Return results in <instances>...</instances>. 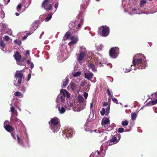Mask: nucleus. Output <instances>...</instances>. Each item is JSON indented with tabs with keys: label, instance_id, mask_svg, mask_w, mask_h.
Masks as SVG:
<instances>
[{
	"label": "nucleus",
	"instance_id": "f257e3e1",
	"mask_svg": "<svg viewBox=\"0 0 157 157\" xmlns=\"http://www.w3.org/2000/svg\"><path fill=\"white\" fill-rule=\"evenodd\" d=\"M70 95L65 89H61L60 93L57 96L56 99V108L60 114L64 113L66 111L65 97L69 98Z\"/></svg>",
	"mask_w": 157,
	"mask_h": 157
},
{
	"label": "nucleus",
	"instance_id": "f03ea898",
	"mask_svg": "<svg viewBox=\"0 0 157 157\" xmlns=\"http://www.w3.org/2000/svg\"><path fill=\"white\" fill-rule=\"evenodd\" d=\"M132 63L135 67L139 69H145L147 65L146 58L140 54H137L133 58Z\"/></svg>",
	"mask_w": 157,
	"mask_h": 157
},
{
	"label": "nucleus",
	"instance_id": "7ed1b4c3",
	"mask_svg": "<svg viewBox=\"0 0 157 157\" xmlns=\"http://www.w3.org/2000/svg\"><path fill=\"white\" fill-rule=\"evenodd\" d=\"M91 55L89 57L92 59L91 62L95 63L98 67H101L102 66L103 63L106 64L107 60L105 59L102 58L101 55L99 53H96L95 56L92 53H90Z\"/></svg>",
	"mask_w": 157,
	"mask_h": 157
},
{
	"label": "nucleus",
	"instance_id": "20e7f679",
	"mask_svg": "<svg viewBox=\"0 0 157 157\" xmlns=\"http://www.w3.org/2000/svg\"><path fill=\"white\" fill-rule=\"evenodd\" d=\"M55 0H44L42 3V7L46 11H48L52 9Z\"/></svg>",
	"mask_w": 157,
	"mask_h": 157
},
{
	"label": "nucleus",
	"instance_id": "39448f33",
	"mask_svg": "<svg viewBox=\"0 0 157 157\" xmlns=\"http://www.w3.org/2000/svg\"><path fill=\"white\" fill-rule=\"evenodd\" d=\"M98 32L102 36L106 37L109 34V29L106 26H101L98 28Z\"/></svg>",
	"mask_w": 157,
	"mask_h": 157
},
{
	"label": "nucleus",
	"instance_id": "423d86ee",
	"mask_svg": "<svg viewBox=\"0 0 157 157\" xmlns=\"http://www.w3.org/2000/svg\"><path fill=\"white\" fill-rule=\"evenodd\" d=\"M10 123L9 121H6L4 123V127L6 131L11 133L14 139H16V137L15 134L13 132L14 129L11 126L9 125Z\"/></svg>",
	"mask_w": 157,
	"mask_h": 157
},
{
	"label": "nucleus",
	"instance_id": "0eeeda50",
	"mask_svg": "<svg viewBox=\"0 0 157 157\" xmlns=\"http://www.w3.org/2000/svg\"><path fill=\"white\" fill-rule=\"evenodd\" d=\"M63 133L64 136L67 138H71L75 134L74 130L71 127H66L65 128Z\"/></svg>",
	"mask_w": 157,
	"mask_h": 157
},
{
	"label": "nucleus",
	"instance_id": "6e6552de",
	"mask_svg": "<svg viewBox=\"0 0 157 157\" xmlns=\"http://www.w3.org/2000/svg\"><path fill=\"white\" fill-rule=\"evenodd\" d=\"M101 125L105 128L106 131H109L112 130V127L110 126L109 120L107 117L103 118L101 121Z\"/></svg>",
	"mask_w": 157,
	"mask_h": 157
},
{
	"label": "nucleus",
	"instance_id": "1a4fd4ad",
	"mask_svg": "<svg viewBox=\"0 0 157 157\" xmlns=\"http://www.w3.org/2000/svg\"><path fill=\"white\" fill-rule=\"evenodd\" d=\"M116 134L113 136L112 138L109 140V145H111L117 144L118 143L121 139V135L120 134H117V132H116Z\"/></svg>",
	"mask_w": 157,
	"mask_h": 157
},
{
	"label": "nucleus",
	"instance_id": "9d476101",
	"mask_svg": "<svg viewBox=\"0 0 157 157\" xmlns=\"http://www.w3.org/2000/svg\"><path fill=\"white\" fill-rule=\"evenodd\" d=\"M119 53V48L118 47L112 48L109 51V55L111 57L116 58Z\"/></svg>",
	"mask_w": 157,
	"mask_h": 157
},
{
	"label": "nucleus",
	"instance_id": "9b49d317",
	"mask_svg": "<svg viewBox=\"0 0 157 157\" xmlns=\"http://www.w3.org/2000/svg\"><path fill=\"white\" fill-rule=\"evenodd\" d=\"M14 77L16 80H17L18 83L21 84V82L22 78L23 77V75L21 73L20 71H16Z\"/></svg>",
	"mask_w": 157,
	"mask_h": 157
},
{
	"label": "nucleus",
	"instance_id": "f8f14e48",
	"mask_svg": "<svg viewBox=\"0 0 157 157\" xmlns=\"http://www.w3.org/2000/svg\"><path fill=\"white\" fill-rule=\"evenodd\" d=\"M13 56L16 60L18 64L20 65H24V63H22V61H21V56L19 54L18 52H16L13 55Z\"/></svg>",
	"mask_w": 157,
	"mask_h": 157
},
{
	"label": "nucleus",
	"instance_id": "ddd939ff",
	"mask_svg": "<svg viewBox=\"0 0 157 157\" xmlns=\"http://www.w3.org/2000/svg\"><path fill=\"white\" fill-rule=\"evenodd\" d=\"M84 15V13L83 12H81L79 13L78 16L77 17V18H78L80 21V23L78 25L77 29H78V28H81L82 25L83 24V17Z\"/></svg>",
	"mask_w": 157,
	"mask_h": 157
},
{
	"label": "nucleus",
	"instance_id": "4468645a",
	"mask_svg": "<svg viewBox=\"0 0 157 157\" xmlns=\"http://www.w3.org/2000/svg\"><path fill=\"white\" fill-rule=\"evenodd\" d=\"M66 54L63 52H60L57 56V59L59 62L64 61L66 59Z\"/></svg>",
	"mask_w": 157,
	"mask_h": 157
},
{
	"label": "nucleus",
	"instance_id": "2eb2a0df",
	"mask_svg": "<svg viewBox=\"0 0 157 157\" xmlns=\"http://www.w3.org/2000/svg\"><path fill=\"white\" fill-rule=\"evenodd\" d=\"M50 128L52 132L54 133L57 132L60 128V125L50 124Z\"/></svg>",
	"mask_w": 157,
	"mask_h": 157
},
{
	"label": "nucleus",
	"instance_id": "dca6fc26",
	"mask_svg": "<svg viewBox=\"0 0 157 157\" xmlns=\"http://www.w3.org/2000/svg\"><path fill=\"white\" fill-rule=\"evenodd\" d=\"M85 77L89 80H91L94 76L93 73L90 71H86L84 73Z\"/></svg>",
	"mask_w": 157,
	"mask_h": 157
},
{
	"label": "nucleus",
	"instance_id": "f3484780",
	"mask_svg": "<svg viewBox=\"0 0 157 157\" xmlns=\"http://www.w3.org/2000/svg\"><path fill=\"white\" fill-rule=\"evenodd\" d=\"M81 74V72L80 71H78L74 73L73 74V76L74 77V80L76 83H78L80 81V79H77L76 78L78 76H79Z\"/></svg>",
	"mask_w": 157,
	"mask_h": 157
},
{
	"label": "nucleus",
	"instance_id": "a211bd4d",
	"mask_svg": "<svg viewBox=\"0 0 157 157\" xmlns=\"http://www.w3.org/2000/svg\"><path fill=\"white\" fill-rule=\"evenodd\" d=\"M59 119L55 117L52 118L51 120V124H56V125H60L59 124ZM49 123L50 124V122H49Z\"/></svg>",
	"mask_w": 157,
	"mask_h": 157
},
{
	"label": "nucleus",
	"instance_id": "6ab92c4d",
	"mask_svg": "<svg viewBox=\"0 0 157 157\" xmlns=\"http://www.w3.org/2000/svg\"><path fill=\"white\" fill-rule=\"evenodd\" d=\"M79 52L86 55L87 51L85 47L83 46H80L79 47Z\"/></svg>",
	"mask_w": 157,
	"mask_h": 157
},
{
	"label": "nucleus",
	"instance_id": "aec40b11",
	"mask_svg": "<svg viewBox=\"0 0 157 157\" xmlns=\"http://www.w3.org/2000/svg\"><path fill=\"white\" fill-rule=\"evenodd\" d=\"M14 121L16 124H17L18 125H21L22 127H25V125L21 121L17 118L15 117L14 118Z\"/></svg>",
	"mask_w": 157,
	"mask_h": 157
},
{
	"label": "nucleus",
	"instance_id": "412c9836",
	"mask_svg": "<svg viewBox=\"0 0 157 157\" xmlns=\"http://www.w3.org/2000/svg\"><path fill=\"white\" fill-rule=\"evenodd\" d=\"M71 31V30H69L66 33L63 37V40H66L69 38H70V39H72V37L71 36V33H72Z\"/></svg>",
	"mask_w": 157,
	"mask_h": 157
},
{
	"label": "nucleus",
	"instance_id": "4be33fe9",
	"mask_svg": "<svg viewBox=\"0 0 157 157\" xmlns=\"http://www.w3.org/2000/svg\"><path fill=\"white\" fill-rule=\"evenodd\" d=\"M65 107L66 109L69 110L73 109L74 107V105L72 102H71V101L68 102L67 101V104H65Z\"/></svg>",
	"mask_w": 157,
	"mask_h": 157
},
{
	"label": "nucleus",
	"instance_id": "5701e85b",
	"mask_svg": "<svg viewBox=\"0 0 157 157\" xmlns=\"http://www.w3.org/2000/svg\"><path fill=\"white\" fill-rule=\"evenodd\" d=\"M86 56V55L79 52L77 59L79 63H81V61L84 60L85 56Z\"/></svg>",
	"mask_w": 157,
	"mask_h": 157
},
{
	"label": "nucleus",
	"instance_id": "b1692460",
	"mask_svg": "<svg viewBox=\"0 0 157 157\" xmlns=\"http://www.w3.org/2000/svg\"><path fill=\"white\" fill-rule=\"evenodd\" d=\"M38 21H36L32 24V27L31 28L32 30L35 31L38 27Z\"/></svg>",
	"mask_w": 157,
	"mask_h": 157
},
{
	"label": "nucleus",
	"instance_id": "393cba45",
	"mask_svg": "<svg viewBox=\"0 0 157 157\" xmlns=\"http://www.w3.org/2000/svg\"><path fill=\"white\" fill-rule=\"evenodd\" d=\"M88 66L89 68L91 69L93 71L96 72L97 71V69L95 65L93 63H89L88 65Z\"/></svg>",
	"mask_w": 157,
	"mask_h": 157
},
{
	"label": "nucleus",
	"instance_id": "a878e982",
	"mask_svg": "<svg viewBox=\"0 0 157 157\" xmlns=\"http://www.w3.org/2000/svg\"><path fill=\"white\" fill-rule=\"evenodd\" d=\"M84 126V129L86 132H90V133H91L93 132H94V131L90 130V129L88 128V126L87 125V124L86 123L85 124ZM96 131H97V130H95L94 131V132H97Z\"/></svg>",
	"mask_w": 157,
	"mask_h": 157
},
{
	"label": "nucleus",
	"instance_id": "bb28decb",
	"mask_svg": "<svg viewBox=\"0 0 157 157\" xmlns=\"http://www.w3.org/2000/svg\"><path fill=\"white\" fill-rule=\"evenodd\" d=\"M71 88L72 90H76L77 87V85L76 83L71 82L70 84Z\"/></svg>",
	"mask_w": 157,
	"mask_h": 157
},
{
	"label": "nucleus",
	"instance_id": "cd10ccee",
	"mask_svg": "<svg viewBox=\"0 0 157 157\" xmlns=\"http://www.w3.org/2000/svg\"><path fill=\"white\" fill-rule=\"evenodd\" d=\"M95 47L96 49L98 51H100L102 50L103 48V45L102 44H96Z\"/></svg>",
	"mask_w": 157,
	"mask_h": 157
},
{
	"label": "nucleus",
	"instance_id": "c85d7f7f",
	"mask_svg": "<svg viewBox=\"0 0 157 157\" xmlns=\"http://www.w3.org/2000/svg\"><path fill=\"white\" fill-rule=\"evenodd\" d=\"M72 40L69 43V45H71L72 44H74L76 43L78 41V38L77 37H75L74 38H72Z\"/></svg>",
	"mask_w": 157,
	"mask_h": 157
},
{
	"label": "nucleus",
	"instance_id": "c756f323",
	"mask_svg": "<svg viewBox=\"0 0 157 157\" xmlns=\"http://www.w3.org/2000/svg\"><path fill=\"white\" fill-rule=\"evenodd\" d=\"M157 103V99L153 100V101H150L148 102L147 104L145 105H154L156 104Z\"/></svg>",
	"mask_w": 157,
	"mask_h": 157
},
{
	"label": "nucleus",
	"instance_id": "7c9ffc66",
	"mask_svg": "<svg viewBox=\"0 0 157 157\" xmlns=\"http://www.w3.org/2000/svg\"><path fill=\"white\" fill-rule=\"evenodd\" d=\"M69 81V80L68 78H67L66 79H64L63 81V83L62 85L63 87H66Z\"/></svg>",
	"mask_w": 157,
	"mask_h": 157
},
{
	"label": "nucleus",
	"instance_id": "2f4dec72",
	"mask_svg": "<svg viewBox=\"0 0 157 157\" xmlns=\"http://www.w3.org/2000/svg\"><path fill=\"white\" fill-rule=\"evenodd\" d=\"M16 136L17 139V141L18 142V143L20 144H22L23 143V141L22 140H21L20 139V137L19 136L18 133H17V134Z\"/></svg>",
	"mask_w": 157,
	"mask_h": 157
},
{
	"label": "nucleus",
	"instance_id": "473e14b6",
	"mask_svg": "<svg viewBox=\"0 0 157 157\" xmlns=\"http://www.w3.org/2000/svg\"><path fill=\"white\" fill-rule=\"evenodd\" d=\"M146 1L147 0H141L140 2V7H144L146 3Z\"/></svg>",
	"mask_w": 157,
	"mask_h": 157
},
{
	"label": "nucleus",
	"instance_id": "72a5a7b5",
	"mask_svg": "<svg viewBox=\"0 0 157 157\" xmlns=\"http://www.w3.org/2000/svg\"><path fill=\"white\" fill-rule=\"evenodd\" d=\"M10 105L11 106L10 107V111L12 113V115L11 116H13V115L14 114L15 112L16 111L14 108L13 106V104L12 103L10 104Z\"/></svg>",
	"mask_w": 157,
	"mask_h": 157
},
{
	"label": "nucleus",
	"instance_id": "f704fd0d",
	"mask_svg": "<svg viewBox=\"0 0 157 157\" xmlns=\"http://www.w3.org/2000/svg\"><path fill=\"white\" fill-rule=\"evenodd\" d=\"M132 65H131L129 67H126L125 68H124L123 70L124 72L125 73H127L129 72L131 70V67H132Z\"/></svg>",
	"mask_w": 157,
	"mask_h": 157
},
{
	"label": "nucleus",
	"instance_id": "c9c22d12",
	"mask_svg": "<svg viewBox=\"0 0 157 157\" xmlns=\"http://www.w3.org/2000/svg\"><path fill=\"white\" fill-rule=\"evenodd\" d=\"M137 116V114L135 113H131V116L132 119L133 121H134L136 119Z\"/></svg>",
	"mask_w": 157,
	"mask_h": 157
},
{
	"label": "nucleus",
	"instance_id": "e433bc0d",
	"mask_svg": "<svg viewBox=\"0 0 157 157\" xmlns=\"http://www.w3.org/2000/svg\"><path fill=\"white\" fill-rule=\"evenodd\" d=\"M14 95L15 96L17 97H23V95L20 92L18 91H16L14 94Z\"/></svg>",
	"mask_w": 157,
	"mask_h": 157
},
{
	"label": "nucleus",
	"instance_id": "4c0bfd02",
	"mask_svg": "<svg viewBox=\"0 0 157 157\" xmlns=\"http://www.w3.org/2000/svg\"><path fill=\"white\" fill-rule=\"evenodd\" d=\"M52 17V15L51 14H49L47 17L45 19V21L47 22L49 21Z\"/></svg>",
	"mask_w": 157,
	"mask_h": 157
},
{
	"label": "nucleus",
	"instance_id": "58836bf2",
	"mask_svg": "<svg viewBox=\"0 0 157 157\" xmlns=\"http://www.w3.org/2000/svg\"><path fill=\"white\" fill-rule=\"evenodd\" d=\"M128 122L126 120L124 121H123L121 123V124L123 126H127L128 125Z\"/></svg>",
	"mask_w": 157,
	"mask_h": 157
},
{
	"label": "nucleus",
	"instance_id": "ea45409f",
	"mask_svg": "<svg viewBox=\"0 0 157 157\" xmlns=\"http://www.w3.org/2000/svg\"><path fill=\"white\" fill-rule=\"evenodd\" d=\"M106 111L104 108H102L101 111H100V113L101 116H103L105 114Z\"/></svg>",
	"mask_w": 157,
	"mask_h": 157
},
{
	"label": "nucleus",
	"instance_id": "a19ab883",
	"mask_svg": "<svg viewBox=\"0 0 157 157\" xmlns=\"http://www.w3.org/2000/svg\"><path fill=\"white\" fill-rule=\"evenodd\" d=\"M111 98L112 99L113 102L117 104L118 103L117 100L116 98L113 97L112 95H111Z\"/></svg>",
	"mask_w": 157,
	"mask_h": 157
},
{
	"label": "nucleus",
	"instance_id": "79ce46f5",
	"mask_svg": "<svg viewBox=\"0 0 157 157\" xmlns=\"http://www.w3.org/2000/svg\"><path fill=\"white\" fill-rule=\"evenodd\" d=\"M0 44L1 46L2 47L1 49L2 51H4L3 50V48L5 47V44L4 43V42L2 41H0Z\"/></svg>",
	"mask_w": 157,
	"mask_h": 157
},
{
	"label": "nucleus",
	"instance_id": "37998d69",
	"mask_svg": "<svg viewBox=\"0 0 157 157\" xmlns=\"http://www.w3.org/2000/svg\"><path fill=\"white\" fill-rule=\"evenodd\" d=\"M78 100L80 103H82L83 102L84 98L83 97L81 96H78Z\"/></svg>",
	"mask_w": 157,
	"mask_h": 157
},
{
	"label": "nucleus",
	"instance_id": "c03bdc74",
	"mask_svg": "<svg viewBox=\"0 0 157 157\" xmlns=\"http://www.w3.org/2000/svg\"><path fill=\"white\" fill-rule=\"evenodd\" d=\"M75 23L71 22L69 25V27L70 29H72L74 27Z\"/></svg>",
	"mask_w": 157,
	"mask_h": 157
},
{
	"label": "nucleus",
	"instance_id": "a18cd8bd",
	"mask_svg": "<svg viewBox=\"0 0 157 157\" xmlns=\"http://www.w3.org/2000/svg\"><path fill=\"white\" fill-rule=\"evenodd\" d=\"M14 42L17 44L19 45H21V40H15L14 41Z\"/></svg>",
	"mask_w": 157,
	"mask_h": 157
},
{
	"label": "nucleus",
	"instance_id": "49530a36",
	"mask_svg": "<svg viewBox=\"0 0 157 157\" xmlns=\"http://www.w3.org/2000/svg\"><path fill=\"white\" fill-rule=\"evenodd\" d=\"M26 89V87L24 86H22L21 88V90L22 91L23 93H24L25 92Z\"/></svg>",
	"mask_w": 157,
	"mask_h": 157
},
{
	"label": "nucleus",
	"instance_id": "de8ad7c7",
	"mask_svg": "<svg viewBox=\"0 0 157 157\" xmlns=\"http://www.w3.org/2000/svg\"><path fill=\"white\" fill-rule=\"evenodd\" d=\"M110 110V106H108L107 108L106 109V112H105V115H107L109 113V111Z\"/></svg>",
	"mask_w": 157,
	"mask_h": 157
},
{
	"label": "nucleus",
	"instance_id": "09e8293b",
	"mask_svg": "<svg viewBox=\"0 0 157 157\" xmlns=\"http://www.w3.org/2000/svg\"><path fill=\"white\" fill-rule=\"evenodd\" d=\"M6 33L10 35H11L12 34V31L11 29H9L6 31Z\"/></svg>",
	"mask_w": 157,
	"mask_h": 157
},
{
	"label": "nucleus",
	"instance_id": "8fccbe9b",
	"mask_svg": "<svg viewBox=\"0 0 157 157\" xmlns=\"http://www.w3.org/2000/svg\"><path fill=\"white\" fill-rule=\"evenodd\" d=\"M124 128H119L117 130V131L118 132L121 133L124 132Z\"/></svg>",
	"mask_w": 157,
	"mask_h": 157
},
{
	"label": "nucleus",
	"instance_id": "3c124183",
	"mask_svg": "<svg viewBox=\"0 0 157 157\" xmlns=\"http://www.w3.org/2000/svg\"><path fill=\"white\" fill-rule=\"evenodd\" d=\"M152 98L153 99H155V98H157V92H155V93L152 94L151 95Z\"/></svg>",
	"mask_w": 157,
	"mask_h": 157
},
{
	"label": "nucleus",
	"instance_id": "603ef678",
	"mask_svg": "<svg viewBox=\"0 0 157 157\" xmlns=\"http://www.w3.org/2000/svg\"><path fill=\"white\" fill-rule=\"evenodd\" d=\"M107 94H108V95L109 96V99L111 98V92L109 89H107Z\"/></svg>",
	"mask_w": 157,
	"mask_h": 157
},
{
	"label": "nucleus",
	"instance_id": "864d4df0",
	"mask_svg": "<svg viewBox=\"0 0 157 157\" xmlns=\"http://www.w3.org/2000/svg\"><path fill=\"white\" fill-rule=\"evenodd\" d=\"M0 25L3 28H6L7 26V25L6 24L3 23H1L0 24Z\"/></svg>",
	"mask_w": 157,
	"mask_h": 157
},
{
	"label": "nucleus",
	"instance_id": "5fc2aeb1",
	"mask_svg": "<svg viewBox=\"0 0 157 157\" xmlns=\"http://www.w3.org/2000/svg\"><path fill=\"white\" fill-rule=\"evenodd\" d=\"M21 7L22 6L21 4H19L18 5L17 8V10L18 12H19V10H20L21 8Z\"/></svg>",
	"mask_w": 157,
	"mask_h": 157
},
{
	"label": "nucleus",
	"instance_id": "6e6d98bb",
	"mask_svg": "<svg viewBox=\"0 0 157 157\" xmlns=\"http://www.w3.org/2000/svg\"><path fill=\"white\" fill-rule=\"evenodd\" d=\"M4 39L6 41H8L9 39L10 38L7 36H5L4 37Z\"/></svg>",
	"mask_w": 157,
	"mask_h": 157
},
{
	"label": "nucleus",
	"instance_id": "4d7b16f0",
	"mask_svg": "<svg viewBox=\"0 0 157 157\" xmlns=\"http://www.w3.org/2000/svg\"><path fill=\"white\" fill-rule=\"evenodd\" d=\"M31 73H29L28 75L27 79V81H28L31 78Z\"/></svg>",
	"mask_w": 157,
	"mask_h": 157
},
{
	"label": "nucleus",
	"instance_id": "13d9d810",
	"mask_svg": "<svg viewBox=\"0 0 157 157\" xmlns=\"http://www.w3.org/2000/svg\"><path fill=\"white\" fill-rule=\"evenodd\" d=\"M84 97L85 98V99H86L87 98L88 96V94L87 93H86V92H84V94H83Z\"/></svg>",
	"mask_w": 157,
	"mask_h": 157
},
{
	"label": "nucleus",
	"instance_id": "bf43d9fd",
	"mask_svg": "<svg viewBox=\"0 0 157 157\" xmlns=\"http://www.w3.org/2000/svg\"><path fill=\"white\" fill-rule=\"evenodd\" d=\"M10 1V0H4V3L5 5H6L9 3Z\"/></svg>",
	"mask_w": 157,
	"mask_h": 157
},
{
	"label": "nucleus",
	"instance_id": "052dcab7",
	"mask_svg": "<svg viewBox=\"0 0 157 157\" xmlns=\"http://www.w3.org/2000/svg\"><path fill=\"white\" fill-rule=\"evenodd\" d=\"M58 3H56L55 5V6H54V7L55 8H56V10H55V11H56L58 7Z\"/></svg>",
	"mask_w": 157,
	"mask_h": 157
},
{
	"label": "nucleus",
	"instance_id": "680f3d73",
	"mask_svg": "<svg viewBox=\"0 0 157 157\" xmlns=\"http://www.w3.org/2000/svg\"><path fill=\"white\" fill-rule=\"evenodd\" d=\"M107 66H109V68H111L112 67V66L111 63H108L107 64Z\"/></svg>",
	"mask_w": 157,
	"mask_h": 157
},
{
	"label": "nucleus",
	"instance_id": "e2e57ef3",
	"mask_svg": "<svg viewBox=\"0 0 157 157\" xmlns=\"http://www.w3.org/2000/svg\"><path fill=\"white\" fill-rule=\"evenodd\" d=\"M30 66L31 69H32L34 67V64L32 62L30 63Z\"/></svg>",
	"mask_w": 157,
	"mask_h": 157
},
{
	"label": "nucleus",
	"instance_id": "0e129e2a",
	"mask_svg": "<svg viewBox=\"0 0 157 157\" xmlns=\"http://www.w3.org/2000/svg\"><path fill=\"white\" fill-rule=\"evenodd\" d=\"M81 86H83L84 85H85V84L86 83V82L85 81H83L82 82H81Z\"/></svg>",
	"mask_w": 157,
	"mask_h": 157
},
{
	"label": "nucleus",
	"instance_id": "69168bd1",
	"mask_svg": "<svg viewBox=\"0 0 157 157\" xmlns=\"http://www.w3.org/2000/svg\"><path fill=\"white\" fill-rule=\"evenodd\" d=\"M108 104L107 102L105 101L103 103V106H106L108 105Z\"/></svg>",
	"mask_w": 157,
	"mask_h": 157
},
{
	"label": "nucleus",
	"instance_id": "338daca9",
	"mask_svg": "<svg viewBox=\"0 0 157 157\" xmlns=\"http://www.w3.org/2000/svg\"><path fill=\"white\" fill-rule=\"evenodd\" d=\"M153 109L154 110V112L155 113H157V108L156 107H154L153 108Z\"/></svg>",
	"mask_w": 157,
	"mask_h": 157
},
{
	"label": "nucleus",
	"instance_id": "774afa93",
	"mask_svg": "<svg viewBox=\"0 0 157 157\" xmlns=\"http://www.w3.org/2000/svg\"><path fill=\"white\" fill-rule=\"evenodd\" d=\"M14 85L16 86H18V84L16 82V81H14Z\"/></svg>",
	"mask_w": 157,
	"mask_h": 157
}]
</instances>
